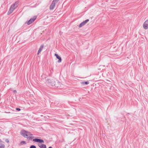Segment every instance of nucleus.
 <instances>
[{"mask_svg":"<svg viewBox=\"0 0 148 148\" xmlns=\"http://www.w3.org/2000/svg\"><path fill=\"white\" fill-rule=\"evenodd\" d=\"M89 83V82L88 81L86 82H81V84H86L87 85Z\"/></svg>","mask_w":148,"mask_h":148,"instance_id":"12","label":"nucleus"},{"mask_svg":"<svg viewBox=\"0 0 148 148\" xmlns=\"http://www.w3.org/2000/svg\"><path fill=\"white\" fill-rule=\"evenodd\" d=\"M20 134L24 137L27 138L29 140H32L34 138V136H32L33 134L31 132L24 130H22L21 131Z\"/></svg>","mask_w":148,"mask_h":148,"instance_id":"1","label":"nucleus"},{"mask_svg":"<svg viewBox=\"0 0 148 148\" xmlns=\"http://www.w3.org/2000/svg\"><path fill=\"white\" fill-rule=\"evenodd\" d=\"M16 110L18 111H20L21 110V109L19 108H16Z\"/></svg>","mask_w":148,"mask_h":148,"instance_id":"18","label":"nucleus"},{"mask_svg":"<svg viewBox=\"0 0 148 148\" xmlns=\"http://www.w3.org/2000/svg\"><path fill=\"white\" fill-rule=\"evenodd\" d=\"M48 148H53L51 147H49Z\"/></svg>","mask_w":148,"mask_h":148,"instance_id":"20","label":"nucleus"},{"mask_svg":"<svg viewBox=\"0 0 148 148\" xmlns=\"http://www.w3.org/2000/svg\"><path fill=\"white\" fill-rule=\"evenodd\" d=\"M21 145H25L26 144V141H22L20 142V143Z\"/></svg>","mask_w":148,"mask_h":148,"instance_id":"13","label":"nucleus"},{"mask_svg":"<svg viewBox=\"0 0 148 148\" xmlns=\"http://www.w3.org/2000/svg\"><path fill=\"white\" fill-rule=\"evenodd\" d=\"M38 145L40 148H46V145L44 144H39Z\"/></svg>","mask_w":148,"mask_h":148,"instance_id":"11","label":"nucleus"},{"mask_svg":"<svg viewBox=\"0 0 148 148\" xmlns=\"http://www.w3.org/2000/svg\"><path fill=\"white\" fill-rule=\"evenodd\" d=\"M5 145L4 144L0 143V148H5Z\"/></svg>","mask_w":148,"mask_h":148,"instance_id":"14","label":"nucleus"},{"mask_svg":"<svg viewBox=\"0 0 148 148\" xmlns=\"http://www.w3.org/2000/svg\"><path fill=\"white\" fill-rule=\"evenodd\" d=\"M144 29H148V20H146L144 23L143 25Z\"/></svg>","mask_w":148,"mask_h":148,"instance_id":"6","label":"nucleus"},{"mask_svg":"<svg viewBox=\"0 0 148 148\" xmlns=\"http://www.w3.org/2000/svg\"><path fill=\"white\" fill-rule=\"evenodd\" d=\"M13 92L14 93H17V91H16V90H14L13 91Z\"/></svg>","mask_w":148,"mask_h":148,"instance_id":"19","label":"nucleus"},{"mask_svg":"<svg viewBox=\"0 0 148 148\" xmlns=\"http://www.w3.org/2000/svg\"><path fill=\"white\" fill-rule=\"evenodd\" d=\"M48 81L49 82V84L52 86H55V82L53 80H50L48 79Z\"/></svg>","mask_w":148,"mask_h":148,"instance_id":"7","label":"nucleus"},{"mask_svg":"<svg viewBox=\"0 0 148 148\" xmlns=\"http://www.w3.org/2000/svg\"><path fill=\"white\" fill-rule=\"evenodd\" d=\"M59 0H53L52 2L56 4L57 3Z\"/></svg>","mask_w":148,"mask_h":148,"instance_id":"15","label":"nucleus"},{"mask_svg":"<svg viewBox=\"0 0 148 148\" xmlns=\"http://www.w3.org/2000/svg\"><path fill=\"white\" fill-rule=\"evenodd\" d=\"M65 148H66V147H65Z\"/></svg>","mask_w":148,"mask_h":148,"instance_id":"22","label":"nucleus"},{"mask_svg":"<svg viewBox=\"0 0 148 148\" xmlns=\"http://www.w3.org/2000/svg\"><path fill=\"white\" fill-rule=\"evenodd\" d=\"M33 141L39 143H44V141L42 139L39 138H35L33 140Z\"/></svg>","mask_w":148,"mask_h":148,"instance_id":"5","label":"nucleus"},{"mask_svg":"<svg viewBox=\"0 0 148 148\" xmlns=\"http://www.w3.org/2000/svg\"><path fill=\"white\" fill-rule=\"evenodd\" d=\"M89 21V20L88 19H87L85 21H83V22H82L81 23L79 24V28L83 26H84Z\"/></svg>","mask_w":148,"mask_h":148,"instance_id":"4","label":"nucleus"},{"mask_svg":"<svg viewBox=\"0 0 148 148\" xmlns=\"http://www.w3.org/2000/svg\"><path fill=\"white\" fill-rule=\"evenodd\" d=\"M36 17L35 16H34L32 18H31L28 21L26 22V23H27V25H29L32 23L36 19Z\"/></svg>","mask_w":148,"mask_h":148,"instance_id":"3","label":"nucleus"},{"mask_svg":"<svg viewBox=\"0 0 148 148\" xmlns=\"http://www.w3.org/2000/svg\"><path fill=\"white\" fill-rule=\"evenodd\" d=\"M55 56H56V58L58 59V62H61L62 59L60 56L58 54H55Z\"/></svg>","mask_w":148,"mask_h":148,"instance_id":"10","label":"nucleus"},{"mask_svg":"<svg viewBox=\"0 0 148 148\" xmlns=\"http://www.w3.org/2000/svg\"><path fill=\"white\" fill-rule=\"evenodd\" d=\"M44 47V45L43 44L40 47V48L38 50V54H39V53H40L42 50L43 48Z\"/></svg>","mask_w":148,"mask_h":148,"instance_id":"9","label":"nucleus"},{"mask_svg":"<svg viewBox=\"0 0 148 148\" xmlns=\"http://www.w3.org/2000/svg\"><path fill=\"white\" fill-rule=\"evenodd\" d=\"M5 141L7 143H9V140L8 139H6L5 140Z\"/></svg>","mask_w":148,"mask_h":148,"instance_id":"17","label":"nucleus"},{"mask_svg":"<svg viewBox=\"0 0 148 148\" xmlns=\"http://www.w3.org/2000/svg\"><path fill=\"white\" fill-rule=\"evenodd\" d=\"M30 148H36V147L34 145H31L30 146Z\"/></svg>","mask_w":148,"mask_h":148,"instance_id":"16","label":"nucleus"},{"mask_svg":"<svg viewBox=\"0 0 148 148\" xmlns=\"http://www.w3.org/2000/svg\"><path fill=\"white\" fill-rule=\"evenodd\" d=\"M1 142V140L0 139V142Z\"/></svg>","mask_w":148,"mask_h":148,"instance_id":"21","label":"nucleus"},{"mask_svg":"<svg viewBox=\"0 0 148 148\" xmlns=\"http://www.w3.org/2000/svg\"><path fill=\"white\" fill-rule=\"evenodd\" d=\"M16 2L13 4L10 8L8 13V15H9L12 13L14 10L18 6V5L16 4Z\"/></svg>","mask_w":148,"mask_h":148,"instance_id":"2","label":"nucleus"},{"mask_svg":"<svg viewBox=\"0 0 148 148\" xmlns=\"http://www.w3.org/2000/svg\"><path fill=\"white\" fill-rule=\"evenodd\" d=\"M55 5H56V4H55V3H53V2H52V3L50 5V7H49L50 10H53L54 9V8L55 6Z\"/></svg>","mask_w":148,"mask_h":148,"instance_id":"8","label":"nucleus"}]
</instances>
